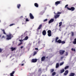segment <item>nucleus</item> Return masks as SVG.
<instances>
[{
	"label": "nucleus",
	"mask_w": 76,
	"mask_h": 76,
	"mask_svg": "<svg viewBox=\"0 0 76 76\" xmlns=\"http://www.w3.org/2000/svg\"><path fill=\"white\" fill-rule=\"evenodd\" d=\"M71 34H72V36H73V35H74L73 32H72L71 33Z\"/></svg>",
	"instance_id": "39"
},
{
	"label": "nucleus",
	"mask_w": 76,
	"mask_h": 76,
	"mask_svg": "<svg viewBox=\"0 0 76 76\" xmlns=\"http://www.w3.org/2000/svg\"><path fill=\"white\" fill-rule=\"evenodd\" d=\"M59 66V64L58 63H57L56 65V68H58Z\"/></svg>",
	"instance_id": "19"
},
{
	"label": "nucleus",
	"mask_w": 76,
	"mask_h": 76,
	"mask_svg": "<svg viewBox=\"0 0 76 76\" xmlns=\"http://www.w3.org/2000/svg\"><path fill=\"white\" fill-rule=\"evenodd\" d=\"M18 28H19V27H18Z\"/></svg>",
	"instance_id": "50"
},
{
	"label": "nucleus",
	"mask_w": 76,
	"mask_h": 76,
	"mask_svg": "<svg viewBox=\"0 0 76 76\" xmlns=\"http://www.w3.org/2000/svg\"><path fill=\"white\" fill-rule=\"evenodd\" d=\"M42 27V25L41 24L40 25H39V26L38 28V29H41V28Z\"/></svg>",
	"instance_id": "22"
},
{
	"label": "nucleus",
	"mask_w": 76,
	"mask_h": 76,
	"mask_svg": "<svg viewBox=\"0 0 76 76\" xmlns=\"http://www.w3.org/2000/svg\"><path fill=\"white\" fill-rule=\"evenodd\" d=\"M43 35H46V31L45 30H44L42 32Z\"/></svg>",
	"instance_id": "9"
},
{
	"label": "nucleus",
	"mask_w": 76,
	"mask_h": 76,
	"mask_svg": "<svg viewBox=\"0 0 76 76\" xmlns=\"http://www.w3.org/2000/svg\"><path fill=\"white\" fill-rule=\"evenodd\" d=\"M64 62H61V63L60 64V66H62L63 64H64Z\"/></svg>",
	"instance_id": "27"
},
{
	"label": "nucleus",
	"mask_w": 76,
	"mask_h": 76,
	"mask_svg": "<svg viewBox=\"0 0 76 76\" xmlns=\"http://www.w3.org/2000/svg\"><path fill=\"white\" fill-rule=\"evenodd\" d=\"M64 72V69H62L61 70V72L60 73H63Z\"/></svg>",
	"instance_id": "21"
},
{
	"label": "nucleus",
	"mask_w": 76,
	"mask_h": 76,
	"mask_svg": "<svg viewBox=\"0 0 76 76\" xmlns=\"http://www.w3.org/2000/svg\"><path fill=\"white\" fill-rule=\"evenodd\" d=\"M16 50V48H14L13 47H12L11 48V51H14V50Z\"/></svg>",
	"instance_id": "13"
},
{
	"label": "nucleus",
	"mask_w": 76,
	"mask_h": 76,
	"mask_svg": "<svg viewBox=\"0 0 76 76\" xmlns=\"http://www.w3.org/2000/svg\"><path fill=\"white\" fill-rule=\"evenodd\" d=\"M69 72V71L68 70H66L65 71V73H64V75H66L68 74Z\"/></svg>",
	"instance_id": "10"
},
{
	"label": "nucleus",
	"mask_w": 76,
	"mask_h": 76,
	"mask_svg": "<svg viewBox=\"0 0 76 76\" xmlns=\"http://www.w3.org/2000/svg\"><path fill=\"white\" fill-rule=\"evenodd\" d=\"M48 37H51V31L50 30L48 31Z\"/></svg>",
	"instance_id": "4"
},
{
	"label": "nucleus",
	"mask_w": 76,
	"mask_h": 76,
	"mask_svg": "<svg viewBox=\"0 0 76 76\" xmlns=\"http://www.w3.org/2000/svg\"><path fill=\"white\" fill-rule=\"evenodd\" d=\"M15 24H11L10 25V26H13V25H14Z\"/></svg>",
	"instance_id": "31"
},
{
	"label": "nucleus",
	"mask_w": 76,
	"mask_h": 76,
	"mask_svg": "<svg viewBox=\"0 0 76 76\" xmlns=\"http://www.w3.org/2000/svg\"><path fill=\"white\" fill-rule=\"evenodd\" d=\"M64 52H65V51L64 50H60V54H64Z\"/></svg>",
	"instance_id": "7"
},
{
	"label": "nucleus",
	"mask_w": 76,
	"mask_h": 76,
	"mask_svg": "<svg viewBox=\"0 0 76 76\" xmlns=\"http://www.w3.org/2000/svg\"><path fill=\"white\" fill-rule=\"evenodd\" d=\"M61 42V43L62 44H65V42L64 41Z\"/></svg>",
	"instance_id": "32"
},
{
	"label": "nucleus",
	"mask_w": 76,
	"mask_h": 76,
	"mask_svg": "<svg viewBox=\"0 0 76 76\" xmlns=\"http://www.w3.org/2000/svg\"><path fill=\"white\" fill-rule=\"evenodd\" d=\"M34 6L36 7H38V4L37 3H35L34 4Z\"/></svg>",
	"instance_id": "17"
},
{
	"label": "nucleus",
	"mask_w": 76,
	"mask_h": 76,
	"mask_svg": "<svg viewBox=\"0 0 76 76\" xmlns=\"http://www.w3.org/2000/svg\"><path fill=\"white\" fill-rule=\"evenodd\" d=\"M24 65V64H21V66H23Z\"/></svg>",
	"instance_id": "45"
},
{
	"label": "nucleus",
	"mask_w": 76,
	"mask_h": 76,
	"mask_svg": "<svg viewBox=\"0 0 76 76\" xmlns=\"http://www.w3.org/2000/svg\"><path fill=\"white\" fill-rule=\"evenodd\" d=\"M22 44V42H20V44H19L18 45H21V44Z\"/></svg>",
	"instance_id": "40"
},
{
	"label": "nucleus",
	"mask_w": 76,
	"mask_h": 76,
	"mask_svg": "<svg viewBox=\"0 0 76 76\" xmlns=\"http://www.w3.org/2000/svg\"><path fill=\"white\" fill-rule=\"evenodd\" d=\"M45 59V57L44 56H43L42 58H41V61H44Z\"/></svg>",
	"instance_id": "12"
},
{
	"label": "nucleus",
	"mask_w": 76,
	"mask_h": 76,
	"mask_svg": "<svg viewBox=\"0 0 76 76\" xmlns=\"http://www.w3.org/2000/svg\"><path fill=\"white\" fill-rule=\"evenodd\" d=\"M67 9L69 10H71L72 11H74V10L75 9V8H74V7H71V8H69V7H67Z\"/></svg>",
	"instance_id": "3"
},
{
	"label": "nucleus",
	"mask_w": 76,
	"mask_h": 76,
	"mask_svg": "<svg viewBox=\"0 0 76 76\" xmlns=\"http://www.w3.org/2000/svg\"><path fill=\"white\" fill-rule=\"evenodd\" d=\"M35 50H38V48H35Z\"/></svg>",
	"instance_id": "42"
},
{
	"label": "nucleus",
	"mask_w": 76,
	"mask_h": 76,
	"mask_svg": "<svg viewBox=\"0 0 76 76\" xmlns=\"http://www.w3.org/2000/svg\"><path fill=\"white\" fill-rule=\"evenodd\" d=\"M13 37L12 36V35L10 33L9 34L7 35V37L6 38V37L5 36H3L1 38V39H3V38H4V39H6V40H9V39H10L12 38Z\"/></svg>",
	"instance_id": "1"
},
{
	"label": "nucleus",
	"mask_w": 76,
	"mask_h": 76,
	"mask_svg": "<svg viewBox=\"0 0 76 76\" xmlns=\"http://www.w3.org/2000/svg\"><path fill=\"white\" fill-rule=\"evenodd\" d=\"M1 35H0V38L1 37Z\"/></svg>",
	"instance_id": "46"
},
{
	"label": "nucleus",
	"mask_w": 76,
	"mask_h": 76,
	"mask_svg": "<svg viewBox=\"0 0 76 76\" xmlns=\"http://www.w3.org/2000/svg\"><path fill=\"white\" fill-rule=\"evenodd\" d=\"M20 7V4H18L17 5V8H18V9H19Z\"/></svg>",
	"instance_id": "23"
},
{
	"label": "nucleus",
	"mask_w": 76,
	"mask_h": 76,
	"mask_svg": "<svg viewBox=\"0 0 76 76\" xmlns=\"http://www.w3.org/2000/svg\"><path fill=\"white\" fill-rule=\"evenodd\" d=\"M29 16L30 17V18L31 19H34V16H33V15H32V14L31 13H30Z\"/></svg>",
	"instance_id": "5"
},
{
	"label": "nucleus",
	"mask_w": 76,
	"mask_h": 76,
	"mask_svg": "<svg viewBox=\"0 0 76 76\" xmlns=\"http://www.w3.org/2000/svg\"><path fill=\"white\" fill-rule=\"evenodd\" d=\"M48 20L47 19H45L43 20V22H47Z\"/></svg>",
	"instance_id": "35"
},
{
	"label": "nucleus",
	"mask_w": 76,
	"mask_h": 76,
	"mask_svg": "<svg viewBox=\"0 0 76 76\" xmlns=\"http://www.w3.org/2000/svg\"><path fill=\"white\" fill-rule=\"evenodd\" d=\"M3 49H1L0 48V53L2 52V51H3Z\"/></svg>",
	"instance_id": "28"
},
{
	"label": "nucleus",
	"mask_w": 76,
	"mask_h": 76,
	"mask_svg": "<svg viewBox=\"0 0 76 76\" xmlns=\"http://www.w3.org/2000/svg\"><path fill=\"white\" fill-rule=\"evenodd\" d=\"M0 22H1V21L0 20Z\"/></svg>",
	"instance_id": "49"
},
{
	"label": "nucleus",
	"mask_w": 76,
	"mask_h": 76,
	"mask_svg": "<svg viewBox=\"0 0 76 76\" xmlns=\"http://www.w3.org/2000/svg\"><path fill=\"white\" fill-rule=\"evenodd\" d=\"M26 22H28L29 21V20L28 19V18H26Z\"/></svg>",
	"instance_id": "37"
},
{
	"label": "nucleus",
	"mask_w": 76,
	"mask_h": 76,
	"mask_svg": "<svg viewBox=\"0 0 76 76\" xmlns=\"http://www.w3.org/2000/svg\"><path fill=\"white\" fill-rule=\"evenodd\" d=\"M54 13H55V15H56V12H54Z\"/></svg>",
	"instance_id": "48"
},
{
	"label": "nucleus",
	"mask_w": 76,
	"mask_h": 76,
	"mask_svg": "<svg viewBox=\"0 0 76 76\" xmlns=\"http://www.w3.org/2000/svg\"><path fill=\"white\" fill-rule=\"evenodd\" d=\"M53 21H54V19H51L49 21V23H51L53 22Z\"/></svg>",
	"instance_id": "8"
},
{
	"label": "nucleus",
	"mask_w": 76,
	"mask_h": 76,
	"mask_svg": "<svg viewBox=\"0 0 76 76\" xmlns=\"http://www.w3.org/2000/svg\"><path fill=\"white\" fill-rule=\"evenodd\" d=\"M38 51H36V52H34L33 56H34L36 54H37V52H38Z\"/></svg>",
	"instance_id": "20"
},
{
	"label": "nucleus",
	"mask_w": 76,
	"mask_h": 76,
	"mask_svg": "<svg viewBox=\"0 0 76 76\" xmlns=\"http://www.w3.org/2000/svg\"><path fill=\"white\" fill-rule=\"evenodd\" d=\"M56 75V72H54L52 74V76H54Z\"/></svg>",
	"instance_id": "30"
},
{
	"label": "nucleus",
	"mask_w": 76,
	"mask_h": 76,
	"mask_svg": "<svg viewBox=\"0 0 76 76\" xmlns=\"http://www.w3.org/2000/svg\"><path fill=\"white\" fill-rule=\"evenodd\" d=\"M59 16H60V15H55V18L56 19V18H58Z\"/></svg>",
	"instance_id": "18"
},
{
	"label": "nucleus",
	"mask_w": 76,
	"mask_h": 76,
	"mask_svg": "<svg viewBox=\"0 0 76 76\" xmlns=\"http://www.w3.org/2000/svg\"><path fill=\"white\" fill-rule=\"evenodd\" d=\"M14 73H15V72L13 71L12 73L10 74L11 75L10 76H14V75H13V74H14Z\"/></svg>",
	"instance_id": "15"
},
{
	"label": "nucleus",
	"mask_w": 76,
	"mask_h": 76,
	"mask_svg": "<svg viewBox=\"0 0 76 76\" xmlns=\"http://www.w3.org/2000/svg\"><path fill=\"white\" fill-rule=\"evenodd\" d=\"M38 61V59H33L31 60V62L32 63H36Z\"/></svg>",
	"instance_id": "6"
},
{
	"label": "nucleus",
	"mask_w": 76,
	"mask_h": 76,
	"mask_svg": "<svg viewBox=\"0 0 76 76\" xmlns=\"http://www.w3.org/2000/svg\"><path fill=\"white\" fill-rule=\"evenodd\" d=\"M68 53L66 52L65 54L66 56H68Z\"/></svg>",
	"instance_id": "33"
},
{
	"label": "nucleus",
	"mask_w": 76,
	"mask_h": 76,
	"mask_svg": "<svg viewBox=\"0 0 76 76\" xmlns=\"http://www.w3.org/2000/svg\"><path fill=\"white\" fill-rule=\"evenodd\" d=\"M72 51H75V50L74 49H73V48H72Z\"/></svg>",
	"instance_id": "38"
},
{
	"label": "nucleus",
	"mask_w": 76,
	"mask_h": 76,
	"mask_svg": "<svg viewBox=\"0 0 76 76\" xmlns=\"http://www.w3.org/2000/svg\"><path fill=\"white\" fill-rule=\"evenodd\" d=\"M61 12H58L57 14H61Z\"/></svg>",
	"instance_id": "41"
},
{
	"label": "nucleus",
	"mask_w": 76,
	"mask_h": 76,
	"mask_svg": "<svg viewBox=\"0 0 76 76\" xmlns=\"http://www.w3.org/2000/svg\"><path fill=\"white\" fill-rule=\"evenodd\" d=\"M60 1H57L56 2H55V5L56 6H57V5H58V4H60Z\"/></svg>",
	"instance_id": "11"
},
{
	"label": "nucleus",
	"mask_w": 76,
	"mask_h": 76,
	"mask_svg": "<svg viewBox=\"0 0 76 76\" xmlns=\"http://www.w3.org/2000/svg\"><path fill=\"white\" fill-rule=\"evenodd\" d=\"M23 18V16H21L20 17V18Z\"/></svg>",
	"instance_id": "44"
},
{
	"label": "nucleus",
	"mask_w": 76,
	"mask_h": 76,
	"mask_svg": "<svg viewBox=\"0 0 76 76\" xmlns=\"http://www.w3.org/2000/svg\"><path fill=\"white\" fill-rule=\"evenodd\" d=\"M2 31H3V33L4 34H6V32H5V31H4V30L2 29Z\"/></svg>",
	"instance_id": "26"
},
{
	"label": "nucleus",
	"mask_w": 76,
	"mask_h": 76,
	"mask_svg": "<svg viewBox=\"0 0 76 76\" xmlns=\"http://www.w3.org/2000/svg\"><path fill=\"white\" fill-rule=\"evenodd\" d=\"M23 48V46H21L20 47L21 48Z\"/></svg>",
	"instance_id": "43"
},
{
	"label": "nucleus",
	"mask_w": 76,
	"mask_h": 76,
	"mask_svg": "<svg viewBox=\"0 0 76 76\" xmlns=\"http://www.w3.org/2000/svg\"><path fill=\"white\" fill-rule=\"evenodd\" d=\"M28 39V36H26L24 39L23 40L22 39L19 40V41H20V42H22L23 41H24L27 40Z\"/></svg>",
	"instance_id": "2"
},
{
	"label": "nucleus",
	"mask_w": 76,
	"mask_h": 76,
	"mask_svg": "<svg viewBox=\"0 0 76 76\" xmlns=\"http://www.w3.org/2000/svg\"><path fill=\"white\" fill-rule=\"evenodd\" d=\"M67 6H68V4H67L66 5H65V8H67V7H67Z\"/></svg>",
	"instance_id": "36"
},
{
	"label": "nucleus",
	"mask_w": 76,
	"mask_h": 76,
	"mask_svg": "<svg viewBox=\"0 0 76 76\" xmlns=\"http://www.w3.org/2000/svg\"><path fill=\"white\" fill-rule=\"evenodd\" d=\"M24 24V23H22V25H23Z\"/></svg>",
	"instance_id": "47"
},
{
	"label": "nucleus",
	"mask_w": 76,
	"mask_h": 76,
	"mask_svg": "<svg viewBox=\"0 0 76 76\" xmlns=\"http://www.w3.org/2000/svg\"><path fill=\"white\" fill-rule=\"evenodd\" d=\"M58 37H57L56 38V41H57V40H58Z\"/></svg>",
	"instance_id": "29"
},
{
	"label": "nucleus",
	"mask_w": 76,
	"mask_h": 76,
	"mask_svg": "<svg viewBox=\"0 0 76 76\" xmlns=\"http://www.w3.org/2000/svg\"><path fill=\"white\" fill-rule=\"evenodd\" d=\"M69 69V66H67L65 67V70H66V69Z\"/></svg>",
	"instance_id": "25"
},
{
	"label": "nucleus",
	"mask_w": 76,
	"mask_h": 76,
	"mask_svg": "<svg viewBox=\"0 0 76 76\" xmlns=\"http://www.w3.org/2000/svg\"><path fill=\"white\" fill-rule=\"evenodd\" d=\"M54 69H52L50 70V72H54Z\"/></svg>",
	"instance_id": "34"
},
{
	"label": "nucleus",
	"mask_w": 76,
	"mask_h": 76,
	"mask_svg": "<svg viewBox=\"0 0 76 76\" xmlns=\"http://www.w3.org/2000/svg\"><path fill=\"white\" fill-rule=\"evenodd\" d=\"M56 42H57V43H60L61 42V40L60 39H59L58 41H57Z\"/></svg>",
	"instance_id": "14"
},
{
	"label": "nucleus",
	"mask_w": 76,
	"mask_h": 76,
	"mask_svg": "<svg viewBox=\"0 0 76 76\" xmlns=\"http://www.w3.org/2000/svg\"><path fill=\"white\" fill-rule=\"evenodd\" d=\"M75 73H71L70 74L69 76H75Z\"/></svg>",
	"instance_id": "16"
},
{
	"label": "nucleus",
	"mask_w": 76,
	"mask_h": 76,
	"mask_svg": "<svg viewBox=\"0 0 76 76\" xmlns=\"http://www.w3.org/2000/svg\"><path fill=\"white\" fill-rule=\"evenodd\" d=\"M61 25H62V22H60L59 23V26H61Z\"/></svg>",
	"instance_id": "24"
}]
</instances>
